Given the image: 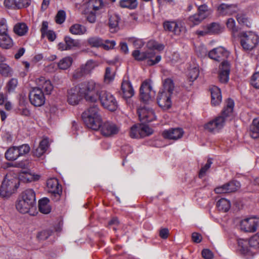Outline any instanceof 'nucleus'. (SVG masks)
<instances>
[{"label":"nucleus","mask_w":259,"mask_h":259,"mask_svg":"<svg viewBox=\"0 0 259 259\" xmlns=\"http://www.w3.org/2000/svg\"><path fill=\"white\" fill-rule=\"evenodd\" d=\"M82 118L86 125L94 130L100 129L101 134L107 137L113 136L118 133L119 126L111 121L102 124V118L99 107L96 105L90 106L82 114Z\"/></svg>","instance_id":"nucleus-1"},{"label":"nucleus","mask_w":259,"mask_h":259,"mask_svg":"<svg viewBox=\"0 0 259 259\" xmlns=\"http://www.w3.org/2000/svg\"><path fill=\"white\" fill-rule=\"evenodd\" d=\"M146 47L148 50L146 52H141L138 50L133 51L132 53L133 57L138 61L148 59L147 63L149 65H153L158 63L161 60V57L160 55H157L156 56L155 60H153L152 58L155 56L154 51H162L164 49V46L155 40H150L147 42Z\"/></svg>","instance_id":"nucleus-2"},{"label":"nucleus","mask_w":259,"mask_h":259,"mask_svg":"<svg viewBox=\"0 0 259 259\" xmlns=\"http://www.w3.org/2000/svg\"><path fill=\"white\" fill-rule=\"evenodd\" d=\"M78 85L81 93L87 101L96 103L98 101L99 94L102 89L101 83L91 79Z\"/></svg>","instance_id":"nucleus-3"},{"label":"nucleus","mask_w":259,"mask_h":259,"mask_svg":"<svg viewBox=\"0 0 259 259\" xmlns=\"http://www.w3.org/2000/svg\"><path fill=\"white\" fill-rule=\"evenodd\" d=\"M234 103L233 100L228 99L226 106L222 112V115L219 116L212 120L210 121L205 125V129L210 132H218L222 128L225 122V117L229 116L233 110Z\"/></svg>","instance_id":"nucleus-4"},{"label":"nucleus","mask_w":259,"mask_h":259,"mask_svg":"<svg viewBox=\"0 0 259 259\" xmlns=\"http://www.w3.org/2000/svg\"><path fill=\"white\" fill-rule=\"evenodd\" d=\"M259 248V235L256 234L248 240L239 239L238 240V251L246 258L252 257L254 250Z\"/></svg>","instance_id":"nucleus-5"},{"label":"nucleus","mask_w":259,"mask_h":259,"mask_svg":"<svg viewBox=\"0 0 259 259\" xmlns=\"http://www.w3.org/2000/svg\"><path fill=\"white\" fill-rule=\"evenodd\" d=\"M35 205V194L32 189L24 191L18 198L16 207L22 213H28Z\"/></svg>","instance_id":"nucleus-6"},{"label":"nucleus","mask_w":259,"mask_h":259,"mask_svg":"<svg viewBox=\"0 0 259 259\" xmlns=\"http://www.w3.org/2000/svg\"><path fill=\"white\" fill-rule=\"evenodd\" d=\"M240 44L245 51H251L258 43L259 36L254 31H245L240 33Z\"/></svg>","instance_id":"nucleus-7"},{"label":"nucleus","mask_w":259,"mask_h":259,"mask_svg":"<svg viewBox=\"0 0 259 259\" xmlns=\"http://www.w3.org/2000/svg\"><path fill=\"white\" fill-rule=\"evenodd\" d=\"M17 188V180L7 175L0 188V195L4 198H8L14 193Z\"/></svg>","instance_id":"nucleus-8"},{"label":"nucleus","mask_w":259,"mask_h":259,"mask_svg":"<svg viewBox=\"0 0 259 259\" xmlns=\"http://www.w3.org/2000/svg\"><path fill=\"white\" fill-rule=\"evenodd\" d=\"M98 66V63L97 61L92 59L89 60L74 71L73 77L75 79H77L91 74L93 71Z\"/></svg>","instance_id":"nucleus-9"},{"label":"nucleus","mask_w":259,"mask_h":259,"mask_svg":"<svg viewBox=\"0 0 259 259\" xmlns=\"http://www.w3.org/2000/svg\"><path fill=\"white\" fill-rule=\"evenodd\" d=\"M102 105L110 111H115L117 107V103L115 97L110 93L101 90L99 94V99Z\"/></svg>","instance_id":"nucleus-10"},{"label":"nucleus","mask_w":259,"mask_h":259,"mask_svg":"<svg viewBox=\"0 0 259 259\" xmlns=\"http://www.w3.org/2000/svg\"><path fill=\"white\" fill-rule=\"evenodd\" d=\"M30 151V147L27 144L19 147L13 146L9 148L5 153L6 158L10 161L16 160L19 157L27 154Z\"/></svg>","instance_id":"nucleus-11"},{"label":"nucleus","mask_w":259,"mask_h":259,"mask_svg":"<svg viewBox=\"0 0 259 259\" xmlns=\"http://www.w3.org/2000/svg\"><path fill=\"white\" fill-rule=\"evenodd\" d=\"M44 93L39 89L33 88L30 91L29 97L30 103L36 107H40L45 103Z\"/></svg>","instance_id":"nucleus-12"},{"label":"nucleus","mask_w":259,"mask_h":259,"mask_svg":"<svg viewBox=\"0 0 259 259\" xmlns=\"http://www.w3.org/2000/svg\"><path fill=\"white\" fill-rule=\"evenodd\" d=\"M165 30L172 32L176 35H180L186 31L185 27L182 21H167L163 23Z\"/></svg>","instance_id":"nucleus-13"},{"label":"nucleus","mask_w":259,"mask_h":259,"mask_svg":"<svg viewBox=\"0 0 259 259\" xmlns=\"http://www.w3.org/2000/svg\"><path fill=\"white\" fill-rule=\"evenodd\" d=\"M83 97L78 85L74 86L68 90L67 102L70 105H75L78 104Z\"/></svg>","instance_id":"nucleus-14"},{"label":"nucleus","mask_w":259,"mask_h":259,"mask_svg":"<svg viewBox=\"0 0 259 259\" xmlns=\"http://www.w3.org/2000/svg\"><path fill=\"white\" fill-rule=\"evenodd\" d=\"M208 15V7L205 4L198 7V13L189 17V21L194 25H198Z\"/></svg>","instance_id":"nucleus-15"},{"label":"nucleus","mask_w":259,"mask_h":259,"mask_svg":"<svg viewBox=\"0 0 259 259\" xmlns=\"http://www.w3.org/2000/svg\"><path fill=\"white\" fill-rule=\"evenodd\" d=\"M259 226V218H250L242 220L240 223V228L245 232H254Z\"/></svg>","instance_id":"nucleus-16"},{"label":"nucleus","mask_w":259,"mask_h":259,"mask_svg":"<svg viewBox=\"0 0 259 259\" xmlns=\"http://www.w3.org/2000/svg\"><path fill=\"white\" fill-rule=\"evenodd\" d=\"M208 57L217 61H221L226 59L229 56V52L224 47H219L209 52Z\"/></svg>","instance_id":"nucleus-17"},{"label":"nucleus","mask_w":259,"mask_h":259,"mask_svg":"<svg viewBox=\"0 0 259 259\" xmlns=\"http://www.w3.org/2000/svg\"><path fill=\"white\" fill-rule=\"evenodd\" d=\"M171 95L165 91H159L157 97V102L159 106L164 110L169 109L171 105Z\"/></svg>","instance_id":"nucleus-18"},{"label":"nucleus","mask_w":259,"mask_h":259,"mask_svg":"<svg viewBox=\"0 0 259 259\" xmlns=\"http://www.w3.org/2000/svg\"><path fill=\"white\" fill-rule=\"evenodd\" d=\"M137 112L139 119L143 123L151 122L155 118L153 111L149 108L140 107L138 108Z\"/></svg>","instance_id":"nucleus-19"},{"label":"nucleus","mask_w":259,"mask_h":259,"mask_svg":"<svg viewBox=\"0 0 259 259\" xmlns=\"http://www.w3.org/2000/svg\"><path fill=\"white\" fill-rule=\"evenodd\" d=\"M35 83L37 87L35 88L39 89L46 95L51 94L53 89L51 81L43 76L36 78Z\"/></svg>","instance_id":"nucleus-20"},{"label":"nucleus","mask_w":259,"mask_h":259,"mask_svg":"<svg viewBox=\"0 0 259 259\" xmlns=\"http://www.w3.org/2000/svg\"><path fill=\"white\" fill-rule=\"evenodd\" d=\"M47 186L48 192L57 197V199H59L62 193V188L58 180L55 178L49 179L47 182Z\"/></svg>","instance_id":"nucleus-21"},{"label":"nucleus","mask_w":259,"mask_h":259,"mask_svg":"<svg viewBox=\"0 0 259 259\" xmlns=\"http://www.w3.org/2000/svg\"><path fill=\"white\" fill-rule=\"evenodd\" d=\"M30 5V0H5L6 7L12 9H19L27 7Z\"/></svg>","instance_id":"nucleus-22"},{"label":"nucleus","mask_w":259,"mask_h":259,"mask_svg":"<svg viewBox=\"0 0 259 259\" xmlns=\"http://www.w3.org/2000/svg\"><path fill=\"white\" fill-rule=\"evenodd\" d=\"M184 135V131L181 128H172L165 130L162 136L165 139L177 140L181 138Z\"/></svg>","instance_id":"nucleus-23"},{"label":"nucleus","mask_w":259,"mask_h":259,"mask_svg":"<svg viewBox=\"0 0 259 259\" xmlns=\"http://www.w3.org/2000/svg\"><path fill=\"white\" fill-rule=\"evenodd\" d=\"M140 97L144 102L148 101L152 97V87L148 81H144L140 88Z\"/></svg>","instance_id":"nucleus-24"},{"label":"nucleus","mask_w":259,"mask_h":259,"mask_svg":"<svg viewBox=\"0 0 259 259\" xmlns=\"http://www.w3.org/2000/svg\"><path fill=\"white\" fill-rule=\"evenodd\" d=\"M219 78L222 83L228 81L230 73V64L227 61H223L220 66Z\"/></svg>","instance_id":"nucleus-25"},{"label":"nucleus","mask_w":259,"mask_h":259,"mask_svg":"<svg viewBox=\"0 0 259 259\" xmlns=\"http://www.w3.org/2000/svg\"><path fill=\"white\" fill-rule=\"evenodd\" d=\"M238 10L236 5L221 4L218 8V13L222 15H232Z\"/></svg>","instance_id":"nucleus-26"},{"label":"nucleus","mask_w":259,"mask_h":259,"mask_svg":"<svg viewBox=\"0 0 259 259\" xmlns=\"http://www.w3.org/2000/svg\"><path fill=\"white\" fill-rule=\"evenodd\" d=\"M121 91L123 97L125 99H128L132 97L135 94V91L131 82L128 80L124 79L121 84Z\"/></svg>","instance_id":"nucleus-27"},{"label":"nucleus","mask_w":259,"mask_h":259,"mask_svg":"<svg viewBox=\"0 0 259 259\" xmlns=\"http://www.w3.org/2000/svg\"><path fill=\"white\" fill-rule=\"evenodd\" d=\"M210 90L212 104L214 106L219 105L222 101V98L220 89L216 86H213Z\"/></svg>","instance_id":"nucleus-28"},{"label":"nucleus","mask_w":259,"mask_h":259,"mask_svg":"<svg viewBox=\"0 0 259 259\" xmlns=\"http://www.w3.org/2000/svg\"><path fill=\"white\" fill-rule=\"evenodd\" d=\"M120 20L119 16L117 14L111 15L109 19V26L111 32H117L119 28V22Z\"/></svg>","instance_id":"nucleus-29"},{"label":"nucleus","mask_w":259,"mask_h":259,"mask_svg":"<svg viewBox=\"0 0 259 259\" xmlns=\"http://www.w3.org/2000/svg\"><path fill=\"white\" fill-rule=\"evenodd\" d=\"M49 145V139H44L40 142L38 147L33 151V154L38 157H40L46 152Z\"/></svg>","instance_id":"nucleus-30"},{"label":"nucleus","mask_w":259,"mask_h":259,"mask_svg":"<svg viewBox=\"0 0 259 259\" xmlns=\"http://www.w3.org/2000/svg\"><path fill=\"white\" fill-rule=\"evenodd\" d=\"M69 31L72 34L81 35L87 33V29L84 26L79 24H75L70 27Z\"/></svg>","instance_id":"nucleus-31"},{"label":"nucleus","mask_w":259,"mask_h":259,"mask_svg":"<svg viewBox=\"0 0 259 259\" xmlns=\"http://www.w3.org/2000/svg\"><path fill=\"white\" fill-rule=\"evenodd\" d=\"M49 199L47 198H44L39 201L38 208L39 211L45 214L50 212L51 208L49 204Z\"/></svg>","instance_id":"nucleus-32"},{"label":"nucleus","mask_w":259,"mask_h":259,"mask_svg":"<svg viewBox=\"0 0 259 259\" xmlns=\"http://www.w3.org/2000/svg\"><path fill=\"white\" fill-rule=\"evenodd\" d=\"M236 19L240 25L247 27H250L251 26V21L246 15L243 13H239L236 15Z\"/></svg>","instance_id":"nucleus-33"},{"label":"nucleus","mask_w":259,"mask_h":259,"mask_svg":"<svg viewBox=\"0 0 259 259\" xmlns=\"http://www.w3.org/2000/svg\"><path fill=\"white\" fill-rule=\"evenodd\" d=\"M87 42L92 48H99L103 45V40L98 36H92L87 39Z\"/></svg>","instance_id":"nucleus-34"},{"label":"nucleus","mask_w":259,"mask_h":259,"mask_svg":"<svg viewBox=\"0 0 259 259\" xmlns=\"http://www.w3.org/2000/svg\"><path fill=\"white\" fill-rule=\"evenodd\" d=\"M13 45V40L8 34L0 37V47L2 48L8 49L11 48Z\"/></svg>","instance_id":"nucleus-35"},{"label":"nucleus","mask_w":259,"mask_h":259,"mask_svg":"<svg viewBox=\"0 0 259 259\" xmlns=\"http://www.w3.org/2000/svg\"><path fill=\"white\" fill-rule=\"evenodd\" d=\"M28 30V27L24 23H18L14 27V31L19 36L25 35Z\"/></svg>","instance_id":"nucleus-36"},{"label":"nucleus","mask_w":259,"mask_h":259,"mask_svg":"<svg viewBox=\"0 0 259 259\" xmlns=\"http://www.w3.org/2000/svg\"><path fill=\"white\" fill-rule=\"evenodd\" d=\"M64 41L66 42L68 50L80 47V43L79 40L73 39L69 36H65L64 38Z\"/></svg>","instance_id":"nucleus-37"},{"label":"nucleus","mask_w":259,"mask_h":259,"mask_svg":"<svg viewBox=\"0 0 259 259\" xmlns=\"http://www.w3.org/2000/svg\"><path fill=\"white\" fill-rule=\"evenodd\" d=\"M250 134L252 138H259V120L253 119L250 127Z\"/></svg>","instance_id":"nucleus-38"},{"label":"nucleus","mask_w":259,"mask_h":259,"mask_svg":"<svg viewBox=\"0 0 259 259\" xmlns=\"http://www.w3.org/2000/svg\"><path fill=\"white\" fill-rule=\"evenodd\" d=\"M217 206L219 211L226 212L230 209L231 204L228 200L222 198L217 202Z\"/></svg>","instance_id":"nucleus-39"},{"label":"nucleus","mask_w":259,"mask_h":259,"mask_svg":"<svg viewBox=\"0 0 259 259\" xmlns=\"http://www.w3.org/2000/svg\"><path fill=\"white\" fill-rule=\"evenodd\" d=\"M72 62L73 60L71 57H65L60 60L58 66L60 69L66 70L71 66Z\"/></svg>","instance_id":"nucleus-40"},{"label":"nucleus","mask_w":259,"mask_h":259,"mask_svg":"<svg viewBox=\"0 0 259 259\" xmlns=\"http://www.w3.org/2000/svg\"><path fill=\"white\" fill-rule=\"evenodd\" d=\"M209 34H218L222 31V28L220 25L215 22L206 25Z\"/></svg>","instance_id":"nucleus-41"},{"label":"nucleus","mask_w":259,"mask_h":259,"mask_svg":"<svg viewBox=\"0 0 259 259\" xmlns=\"http://www.w3.org/2000/svg\"><path fill=\"white\" fill-rule=\"evenodd\" d=\"M120 6L123 8L134 9L138 6L137 0H120Z\"/></svg>","instance_id":"nucleus-42"},{"label":"nucleus","mask_w":259,"mask_h":259,"mask_svg":"<svg viewBox=\"0 0 259 259\" xmlns=\"http://www.w3.org/2000/svg\"><path fill=\"white\" fill-rule=\"evenodd\" d=\"M163 89L160 91H165L166 93L171 95L174 89V83L170 78L165 79L163 84Z\"/></svg>","instance_id":"nucleus-43"},{"label":"nucleus","mask_w":259,"mask_h":259,"mask_svg":"<svg viewBox=\"0 0 259 259\" xmlns=\"http://www.w3.org/2000/svg\"><path fill=\"white\" fill-rule=\"evenodd\" d=\"M114 79V71L110 67L106 68L105 73L104 75V81L106 83H109L112 81Z\"/></svg>","instance_id":"nucleus-44"},{"label":"nucleus","mask_w":259,"mask_h":259,"mask_svg":"<svg viewBox=\"0 0 259 259\" xmlns=\"http://www.w3.org/2000/svg\"><path fill=\"white\" fill-rule=\"evenodd\" d=\"M0 74L3 76L8 77L12 75V70L6 64H0Z\"/></svg>","instance_id":"nucleus-45"},{"label":"nucleus","mask_w":259,"mask_h":259,"mask_svg":"<svg viewBox=\"0 0 259 259\" xmlns=\"http://www.w3.org/2000/svg\"><path fill=\"white\" fill-rule=\"evenodd\" d=\"M188 75L190 81H193L195 80L199 75L198 67L196 66H194L192 68H190Z\"/></svg>","instance_id":"nucleus-46"},{"label":"nucleus","mask_w":259,"mask_h":259,"mask_svg":"<svg viewBox=\"0 0 259 259\" xmlns=\"http://www.w3.org/2000/svg\"><path fill=\"white\" fill-rule=\"evenodd\" d=\"M140 138L149 136L153 133V130L144 123L140 124Z\"/></svg>","instance_id":"nucleus-47"},{"label":"nucleus","mask_w":259,"mask_h":259,"mask_svg":"<svg viewBox=\"0 0 259 259\" xmlns=\"http://www.w3.org/2000/svg\"><path fill=\"white\" fill-rule=\"evenodd\" d=\"M140 124L133 125L130 130V136L132 138H140Z\"/></svg>","instance_id":"nucleus-48"},{"label":"nucleus","mask_w":259,"mask_h":259,"mask_svg":"<svg viewBox=\"0 0 259 259\" xmlns=\"http://www.w3.org/2000/svg\"><path fill=\"white\" fill-rule=\"evenodd\" d=\"M88 3L89 7L95 11L99 10L103 5L102 0H88Z\"/></svg>","instance_id":"nucleus-49"},{"label":"nucleus","mask_w":259,"mask_h":259,"mask_svg":"<svg viewBox=\"0 0 259 259\" xmlns=\"http://www.w3.org/2000/svg\"><path fill=\"white\" fill-rule=\"evenodd\" d=\"M229 193L235 192L240 186V183L238 181H232L226 184Z\"/></svg>","instance_id":"nucleus-50"},{"label":"nucleus","mask_w":259,"mask_h":259,"mask_svg":"<svg viewBox=\"0 0 259 259\" xmlns=\"http://www.w3.org/2000/svg\"><path fill=\"white\" fill-rule=\"evenodd\" d=\"M7 34H8V26L6 20L2 19L0 21V37Z\"/></svg>","instance_id":"nucleus-51"},{"label":"nucleus","mask_w":259,"mask_h":259,"mask_svg":"<svg viewBox=\"0 0 259 259\" xmlns=\"http://www.w3.org/2000/svg\"><path fill=\"white\" fill-rule=\"evenodd\" d=\"M250 83L253 87L259 89V72H255L252 75Z\"/></svg>","instance_id":"nucleus-52"},{"label":"nucleus","mask_w":259,"mask_h":259,"mask_svg":"<svg viewBox=\"0 0 259 259\" xmlns=\"http://www.w3.org/2000/svg\"><path fill=\"white\" fill-rule=\"evenodd\" d=\"M18 84V80L16 78H12L7 83L8 91L10 92L13 91L17 87Z\"/></svg>","instance_id":"nucleus-53"},{"label":"nucleus","mask_w":259,"mask_h":259,"mask_svg":"<svg viewBox=\"0 0 259 259\" xmlns=\"http://www.w3.org/2000/svg\"><path fill=\"white\" fill-rule=\"evenodd\" d=\"M227 27L232 32L237 31V28L236 26L235 20L233 18H229L226 23Z\"/></svg>","instance_id":"nucleus-54"},{"label":"nucleus","mask_w":259,"mask_h":259,"mask_svg":"<svg viewBox=\"0 0 259 259\" xmlns=\"http://www.w3.org/2000/svg\"><path fill=\"white\" fill-rule=\"evenodd\" d=\"M212 164V161L210 159H208L207 163L205 164L204 166H203L199 172V176L200 178L203 177L206 171L210 168L211 164Z\"/></svg>","instance_id":"nucleus-55"},{"label":"nucleus","mask_w":259,"mask_h":259,"mask_svg":"<svg viewBox=\"0 0 259 259\" xmlns=\"http://www.w3.org/2000/svg\"><path fill=\"white\" fill-rule=\"evenodd\" d=\"M65 20V12L63 10H60L56 16V22L58 24H62Z\"/></svg>","instance_id":"nucleus-56"},{"label":"nucleus","mask_w":259,"mask_h":259,"mask_svg":"<svg viewBox=\"0 0 259 259\" xmlns=\"http://www.w3.org/2000/svg\"><path fill=\"white\" fill-rule=\"evenodd\" d=\"M116 45L114 40H106L105 41L103 40V45L102 47L105 50H108L113 49Z\"/></svg>","instance_id":"nucleus-57"},{"label":"nucleus","mask_w":259,"mask_h":259,"mask_svg":"<svg viewBox=\"0 0 259 259\" xmlns=\"http://www.w3.org/2000/svg\"><path fill=\"white\" fill-rule=\"evenodd\" d=\"M196 51L198 56L201 58L205 57L207 54L206 48L203 46L198 47Z\"/></svg>","instance_id":"nucleus-58"},{"label":"nucleus","mask_w":259,"mask_h":259,"mask_svg":"<svg viewBox=\"0 0 259 259\" xmlns=\"http://www.w3.org/2000/svg\"><path fill=\"white\" fill-rule=\"evenodd\" d=\"M26 182H31L32 181L37 180L39 178L38 175H31L29 173H26L22 176Z\"/></svg>","instance_id":"nucleus-59"},{"label":"nucleus","mask_w":259,"mask_h":259,"mask_svg":"<svg viewBox=\"0 0 259 259\" xmlns=\"http://www.w3.org/2000/svg\"><path fill=\"white\" fill-rule=\"evenodd\" d=\"M134 47L136 49L141 48L144 46V42L142 39L139 38L131 39Z\"/></svg>","instance_id":"nucleus-60"},{"label":"nucleus","mask_w":259,"mask_h":259,"mask_svg":"<svg viewBox=\"0 0 259 259\" xmlns=\"http://www.w3.org/2000/svg\"><path fill=\"white\" fill-rule=\"evenodd\" d=\"M42 37H46L49 40L53 41L56 38V35L55 32L53 30H49L46 32L44 35H41Z\"/></svg>","instance_id":"nucleus-61"},{"label":"nucleus","mask_w":259,"mask_h":259,"mask_svg":"<svg viewBox=\"0 0 259 259\" xmlns=\"http://www.w3.org/2000/svg\"><path fill=\"white\" fill-rule=\"evenodd\" d=\"M202 255L205 259H212L213 254L212 252L208 249H204L202 251Z\"/></svg>","instance_id":"nucleus-62"},{"label":"nucleus","mask_w":259,"mask_h":259,"mask_svg":"<svg viewBox=\"0 0 259 259\" xmlns=\"http://www.w3.org/2000/svg\"><path fill=\"white\" fill-rule=\"evenodd\" d=\"M215 192L218 194L229 193L227 188L226 186V184L215 188Z\"/></svg>","instance_id":"nucleus-63"},{"label":"nucleus","mask_w":259,"mask_h":259,"mask_svg":"<svg viewBox=\"0 0 259 259\" xmlns=\"http://www.w3.org/2000/svg\"><path fill=\"white\" fill-rule=\"evenodd\" d=\"M169 234V231L167 228H162L160 230L159 236L163 239L167 238Z\"/></svg>","instance_id":"nucleus-64"}]
</instances>
